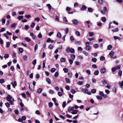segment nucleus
I'll list each match as a JSON object with an SVG mask.
<instances>
[{
    "label": "nucleus",
    "mask_w": 123,
    "mask_h": 123,
    "mask_svg": "<svg viewBox=\"0 0 123 123\" xmlns=\"http://www.w3.org/2000/svg\"><path fill=\"white\" fill-rule=\"evenodd\" d=\"M106 71V69L105 68H101L100 70V71L101 73L104 74Z\"/></svg>",
    "instance_id": "f257e3e1"
},
{
    "label": "nucleus",
    "mask_w": 123,
    "mask_h": 123,
    "mask_svg": "<svg viewBox=\"0 0 123 123\" xmlns=\"http://www.w3.org/2000/svg\"><path fill=\"white\" fill-rule=\"evenodd\" d=\"M72 22L73 24L75 25H77L78 24V21L76 19H74L72 20Z\"/></svg>",
    "instance_id": "f03ea898"
},
{
    "label": "nucleus",
    "mask_w": 123,
    "mask_h": 123,
    "mask_svg": "<svg viewBox=\"0 0 123 123\" xmlns=\"http://www.w3.org/2000/svg\"><path fill=\"white\" fill-rule=\"evenodd\" d=\"M30 33V36L32 37V38L33 39H35L36 37V35L32 33Z\"/></svg>",
    "instance_id": "7ed1b4c3"
},
{
    "label": "nucleus",
    "mask_w": 123,
    "mask_h": 123,
    "mask_svg": "<svg viewBox=\"0 0 123 123\" xmlns=\"http://www.w3.org/2000/svg\"><path fill=\"white\" fill-rule=\"evenodd\" d=\"M12 98V97L10 95H8L7 96L6 98V99L7 101H10Z\"/></svg>",
    "instance_id": "20e7f679"
},
{
    "label": "nucleus",
    "mask_w": 123,
    "mask_h": 123,
    "mask_svg": "<svg viewBox=\"0 0 123 123\" xmlns=\"http://www.w3.org/2000/svg\"><path fill=\"white\" fill-rule=\"evenodd\" d=\"M87 8V7L84 5H82V7L80 8V10H83L86 9Z\"/></svg>",
    "instance_id": "39448f33"
},
{
    "label": "nucleus",
    "mask_w": 123,
    "mask_h": 123,
    "mask_svg": "<svg viewBox=\"0 0 123 123\" xmlns=\"http://www.w3.org/2000/svg\"><path fill=\"white\" fill-rule=\"evenodd\" d=\"M74 109L73 107L69 106L68 108V110L69 111H73Z\"/></svg>",
    "instance_id": "423d86ee"
},
{
    "label": "nucleus",
    "mask_w": 123,
    "mask_h": 123,
    "mask_svg": "<svg viewBox=\"0 0 123 123\" xmlns=\"http://www.w3.org/2000/svg\"><path fill=\"white\" fill-rule=\"evenodd\" d=\"M47 6H48V9L49 11H50L51 9L52 6L50 4H47L46 5Z\"/></svg>",
    "instance_id": "0eeeda50"
},
{
    "label": "nucleus",
    "mask_w": 123,
    "mask_h": 123,
    "mask_svg": "<svg viewBox=\"0 0 123 123\" xmlns=\"http://www.w3.org/2000/svg\"><path fill=\"white\" fill-rule=\"evenodd\" d=\"M75 34L77 37H79L80 35V33L78 31H75Z\"/></svg>",
    "instance_id": "6e6552de"
},
{
    "label": "nucleus",
    "mask_w": 123,
    "mask_h": 123,
    "mask_svg": "<svg viewBox=\"0 0 123 123\" xmlns=\"http://www.w3.org/2000/svg\"><path fill=\"white\" fill-rule=\"evenodd\" d=\"M42 89L41 88H39L37 90V92L38 93H40L42 92Z\"/></svg>",
    "instance_id": "1a4fd4ad"
},
{
    "label": "nucleus",
    "mask_w": 123,
    "mask_h": 123,
    "mask_svg": "<svg viewBox=\"0 0 123 123\" xmlns=\"http://www.w3.org/2000/svg\"><path fill=\"white\" fill-rule=\"evenodd\" d=\"M25 40L27 42H29L31 40V39L28 37H26L25 38Z\"/></svg>",
    "instance_id": "9d476101"
},
{
    "label": "nucleus",
    "mask_w": 123,
    "mask_h": 123,
    "mask_svg": "<svg viewBox=\"0 0 123 123\" xmlns=\"http://www.w3.org/2000/svg\"><path fill=\"white\" fill-rule=\"evenodd\" d=\"M60 61L62 62H64L66 61V59L62 57L60 59Z\"/></svg>",
    "instance_id": "9b49d317"
},
{
    "label": "nucleus",
    "mask_w": 123,
    "mask_h": 123,
    "mask_svg": "<svg viewBox=\"0 0 123 123\" xmlns=\"http://www.w3.org/2000/svg\"><path fill=\"white\" fill-rule=\"evenodd\" d=\"M99 73V72L98 70H96L95 71L94 73V75H98Z\"/></svg>",
    "instance_id": "f8f14e48"
},
{
    "label": "nucleus",
    "mask_w": 123,
    "mask_h": 123,
    "mask_svg": "<svg viewBox=\"0 0 123 123\" xmlns=\"http://www.w3.org/2000/svg\"><path fill=\"white\" fill-rule=\"evenodd\" d=\"M23 18V16H18L17 18V19L19 20H20Z\"/></svg>",
    "instance_id": "ddd939ff"
},
{
    "label": "nucleus",
    "mask_w": 123,
    "mask_h": 123,
    "mask_svg": "<svg viewBox=\"0 0 123 123\" xmlns=\"http://www.w3.org/2000/svg\"><path fill=\"white\" fill-rule=\"evenodd\" d=\"M81 90L82 92L85 93H86V92L88 91V90L87 89H85L83 88L81 89Z\"/></svg>",
    "instance_id": "4468645a"
},
{
    "label": "nucleus",
    "mask_w": 123,
    "mask_h": 123,
    "mask_svg": "<svg viewBox=\"0 0 123 123\" xmlns=\"http://www.w3.org/2000/svg\"><path fill=\"white\" fill-rule=\"evenodd\" d=\"M78 111L77 110H73V112H72V113L73 114H77V112H78Z\"/></svg>",
    "instance_id": "2eb2a0df"
},
{
    "label": "nucleus",
    "mask_w": 123,
    "mask_h": 123,
    "mask_svg": "<svg viewBox=\"0 0 123 123\" xmlns=\"http://www.w3.org/2000/svg\"><path fill=\"white\" fill-rule=\"evenodd\" d=\"M101 82L103 84L105 85L107 84V82L105 80H103L101 81Z\"/></svg>",
    "instance_id": "dca6fc26"
},
{
    "label": "nucleus",
    "mask_w": 123,
    "mask_h": 123,
    "mask_svg": "<svg viewBox=\"0 0 123 123\" xmlns=\"http://www.w3.org/2000/svg\"><path fill=\"white\" fill-rule=\"evenodd\" d=\"M114 54V52L113 51H111L109 53V55L111 56H112Z\"/></svg>",
    "instance_id": "f3484780"
},
{
    "label": "nucleus",
    "mask_w": 123,
    "mask_h": 123,
    "mask_svg": "<svg viewBox=\"0 0 123 123\" xmlns=\"http://www.w3.org/2000/svg\"><path fill=\"white\" fill-rule=\"evenodd\" d=\"M46 81L48 82V83L49 84L51 83V80L49 78H47L46 79Z\"/></svg>",
    "instance_id": "a211bd4d"
},
{
    "label": "nucleus",
    "mask_w": 123,
    "mask_h": 123,
    "mask_svg": "<svg viewBox=\"0 0 123 123\" xmlns=\"http://www.w3.org/2000/svg\"><path fill=\"white\" fill-rule=\"evenodd\" d=\"M56 36L58 38H61V33L60 32H58Z\"/></svg>",
    "instance_id": "6ab92c4d"
},
{
    "label": "nucleus",
    "mask_w": 123,
    "mask_h": 123,
    "mask_svg": "<svg viewBox=\"0 0 123 123\" xmlns=\"http://www.w3.org/2000/svg\"><path fill=\"white\" fill-rule=\"evenodd\" d=\"M18 50L19 52L21 53H22L24 51L23 48H19L18 49Z\"/></svg>",
    "instance_id": "aec40b11"
},
{
    "label": "nucleus",
    "mask_w": 123,
    "mask_h": 123,
    "mask_svg": "<svg viewBox=\"0 0 123 123\" xmlns=\"http://www.w3.org/2000/svg\"><path fill=\"white\" fill-rule=\"evenodd\" d=\"M97 61V59L96 58H92V62H95Z\"/></svg>",
    "instance_id": "412c9836"
},
{
    "label": "nucleus",
    "mask_w": 123,
    "mask_h": 123,
    "mask_svg": "<svg viewBox=\"0 0 123 123\" xmlns=\"http://www.w3.org/2000/svg\"><path fill=\"white\" fill-rule=\"evenodd\" d=\"M118 28H116L113 30H112V31L113 32H116L118 31Z\"/></svg>",
    "instance_id": "4be33fe9"
},
{
    "label": "nucleus",
    "mask_w": 123,
    "mask_h": 123,
    "mask_svg": "<svg viewBox=\"0 0 123 123\" xmlns=\"http://www.w3.org/2000/svg\"><path fill=\"white\" fill-rule=\"evenodd\" d=\"M97 98L98 99H99L100 100H101L102 99V97H101V96H96Z\"/></svg>",
    "instance_id": "5701e85b"
},
{
    "label": "nucleus",
    "mask_w": 123,
    "mask_h": 123,
    "mask_svg": "<svg viewBox=\"0 0 123 123\" xmlns=\"http://www.w3.org/2000/svg\"><path fill=\"white\" fill-rule=\"evenodd\" d=\"M71 57L72 59H74L75 58V55H74L72 54L71 55Z\"/></svg>",
    "instance_id": "b1692460"
},
{
    "label": "nucleus",
    "mask_w": 123,
    "mask_h": 123,
    "mask_svg": "<svg viewBox=\"0 0 123 123\" xmlns=\"http://www.w3.org/2000/svg\"><path fill=\"white\" fill-rule=\"evenodd\" d=\"M99 94L100 96L102 97L104 94L103 92L99 91Z\"/></svg>",
    "instance_id": "393cba45"
},
{
    "label": "nucleus",
    "mask_w": 123,
    "mask_h": 123,
    "mask_svg": "<svg viewBox=\"0 0 123 123\" xmlns=\"http://www.w3.org/2000/svg\"><path fill=\"white\" fill-rule=\"evenodd\" d=\"M55 68H52L50 70V71L52 73L55 72Z\"/></svg>",
    "instance_id": "a878e982"
},
{
    "label": "nucleus",
    "mask_w": 123,
    "mask_h": 123,
    "mask_svg": "<svg viewBox=\"0 0 123 123\" xmlns=\"http://www.w3.org/2000/svg\"><path fill=\"white\" fill-rule=\"evenodd\" d=\"M81 43V42L80 41H76L75 42V44L77 45H79Z\"/></svg>",
    "instance_id": "bb28decb"
},
{
    "label": "nucleus",
    "mask_w": 123,
    "mask_h": 123,
    "mask_svg": "<svg viewBox=\"0 0 123 123\" xmlns=\"http://www.w3.org/2000/svg\"><path fill=\"white\" fill-rule=\"evenodd\" d=\"M63 71L65 73H67L68 72V70L66 68H64L63 69Z\"/></svg>",
    "instance_id": "cd10ccee"
},
{
    "label": "nucleus",
    "mask_w": 123,
    "mask_h": 123,
    "mask_svg": "<svg viewBox=\"0 0 123 123\" xmlns=\"http://www.w3.org/2000/svg\"><path fill=\"white\" fill-rule=\"evenodd\" d=\"M98 3L100 4H102L103 3V0H98Z\"/></svg>",
    "instance_id": "c85d7f7f"
},
{
    "label": "nucleus",
    "mask_w": 123,
    "mask_h": 123,
    "mask_svg": "<svg viewBox=\"0 0 123 123\" xmlns=\"http://www.w3.org/2000/svg\"><path fill=\"white\" fill-rule=\"evenodd\" d=\"M88 11L90 12H92L93 11V9L89 7L88 8Z\"/></svg>",
    "instance_id": "c756f323"
},
{
    "label": "nucleus",
    "mask_w": 123,
    "mask_h": 123,
    "mask_svg": "<svg viewBox=\"0 0 123 123\" xmlns=\"http://www.w3.org/2000/svg\"><path fill=\"white\" fill-rule=\"evenodd\" d=\"M59 75V74L57 72H55L54 74V76L56 77H57Z\"/></svg>",
    "instance_id": "7c9ffc66"
},
{
    "label": "nucleus",
    "mask_w": 123,
    "mask_h": 123,
    "mask_svg": "<svg viewBox=\"0 0 123 123\" xmlns=\"http://www.w3.org/2000/svg\"><path fill=\"white\" fill-rule=\"evenodd\" d=\"M91 91L92 93H94L96 92V90L95 89H93L91 90Z\"/></svg>",
    "instance_id": "2f4dec72"
},
{
    "label": "nucleus",
    "mask_w": 123,
    "mask_h": 123,
    "mask_svg": "<svg viewBox=\"0 0 123 123\" xmlns=\"http://www.w3.org/2000/svg\"><path fill=\"white\" fill-rule=\"evenodd\" d=\"M68 61L70 64H72L73 63V60L72 59H70L68 60Z\"/></svg>",
    "instance_id": "473e14b6"
},
{
    "label": "nucleus",
    "mask_w": 123,
    "mask_h": 123,
    "mask_svg": "<svg viewBox=\"0 0 123 123\" xmlns=\"http://www.w3.org/2000/svg\"><path fill=\"white\" fill-rule=\"evenodd\" d=\"M122 72L121 70H119V71L118 74V75L120 76H121L122 75Z\"/></svg>",
    "instance_id": "72a5a7b5"
},
{
    "label": "nucleus",
    "mask_w": 123,
    "mask_h": 123,
    "mask_svg": "<svg viewBox=\"0 0 123 123\" xmlns=\"http://www.w3.org/2000/svg\"><path fill=\"white\" fill-rule=\"evenodd\" d=\"M53 103L51 102H50L49 103V106L50 107H52L53 106Z\"/></svg>",
    "instance_id": "f704fd0d"
},
{
    "label": "nucleus",
    "mask_w": 123,
    "mask_h": 123,
    "mask_svg": "<svg viewBox=\"0 0 123 123\" xmlns=\"http://www.w3.org/2000/svg\"><path fill=\"white\" fill-rule=\"evenodd\" d=\"M29 27L28 25H25V29L27 30L29 29Z\"/></svg>",
    "instance_id": "c9c22d12"
},
{
    "label": "nucleus",
    "mask_w": 123,
    "mask_h": 123,
    "mask_svg": "<svg viewBox=\"0 0 123 123\" xmlns=\"http://www.w3.org/2000/svg\"><path fill=\"white\" fill-rule=\"evenodd\" d=\"M105 59V57L103 56H101L100 57V60L101 61H103Z\"/></svg>",
    "instance_id": "e433bc0d"
},
{
    "label": "nucleus",
    "mask_w": 123,
    "mask_h": 123,
    "mask_svg": "<svg viewBox=\"0 0 123 123\" xmlns=\"http://www.w3.org/2000/svg\"><path fill=\"white\" fill-rule=\"evenodd\" d=\"M119 86H123V80L121 82H119L118 84Z\"/></svg>",
    "instance_id": "4c0bfd02"
},
{
    "label": "nucleus",
    "mask_w": 123,
    "mask_h": 123,
    "mask_svg": "<svg viewBox=\"0 0 123 123\" xmlns=\"http://www.w3.org/2000/svg\"><path fill=\"white\" fill-rule=\"evenodd\" d=\"M71 53H73L74 52V49L71 48L70 49V51Z\"/></svg>",
    "instance_id": "58836bf2"
},
{
    "label": "nucleus",
    "mask_w": 123,
    "mask_h": 123,
    "mask_svg": "<svg viewBox=\"0 0 123 123\" xmlns=\"http://www.w3.org/2000/svg\"><path fill=\"white\" fill-rule=\"evenodd\" d=\"M107 86H106V87L108 89H110L111 88V86H110L109 83H107Z\"/></svg>",
    "instance_id": "ea45409f"
},
{
    "label": "nucleus",
    "mask_w": 123,
    "mask_h": 123,
    "mask_svg": "<svg viewBox=\"0 0 123 123\" xmlns=\"http://www.w3.org/2000/svg\"><path fill=\"white\" fill-rule=\"evenodd\" d=\"M65 80L66 81V82L67 83H70V80L69 79H68L67 78H66L65 79Z\"/></svg>",
    "instance_id": "a19ab883"
},
{
    "label": "nucleus",
    "mask_w": 123,
    "mask_h": 123,
    "mask_svg": "<svg viewBox=\"0 0 123 123\" xmlns=\"http://www.w3.org/2000/svg\"><path fill=\"white\" fill-rule=\"evenodd\" d=\"M89 36L91 37L94 34V33L92 32H89Z\"/></svg>",
    "instance_id": "79ce46f5"
},
{
    "label": "nucleus",
    "mask_w": 123,
    "mask_h": 123,
    "mask_svg": "<svg viewBox=\"0 0 123 123\" xmlns=\"http://www.w3.org/2000/svg\"><path fill=\"white\" fill-rule=\"evenodd\" d=\"M35 25V23L33 22L31 24V28H33Z\"/></svg>",
    "instance_id": "37998d69"
},
{
    "label": "nucleus",
    "mask_w": 123,
    "mask_h": 123,
    "mask_svg": "<svg viewBox=\"0 0 123 123\" xmlns=\"http://www.w3.org/2000/svg\"><path fill=\"white\" fill-rule=\"evenodd\" d=\"M23 58L25 61H26L27 60L28 57L26 55H25L23 56Z\"/></svg>",
    "instance_id": "c03bdc74"
},
{
    "label": "nucleus",
    "mask_w": 123,
    "mask_h": 123,
    "mask_svg": "<svg viewBox=\"0 0 123 123\" xmlns=\"http://www.w3.org/2000/svg\"><path fill=\"white\" fill-rule=\"evenodd\" d=\"M4 79H0V83L1 84H2L4 82Z\"/></svg>",
    "instance_id": "a18cd8bd"
},
{
    "label": "nucleus",
    "mask_w": 123,
    "mask_h": 123,
    "mask_svg": "<svg viewBox=\"0 0 123 123\" xmlns=\"http://www.w3.org/2000/svg\"><path fill=\"white\" fill-rule=\"evenodd\" d=\"M34 20L37 22H39L40 20V19L39 17H37L35 18Z\"/></svg>",
    "instance_id": "49530a36"
},
{
    "label": "nucleus",
    "mask_w": 123,
    "mask_h": 123,
    "mask_svg": "<svg viewBox=\"0 0 123 123\" xmlns=\"http://www.w3.org/2000/svg\"><path fill=\"white\" fill-rule=\"evenodd\" d=\"M42 35L41 33H39L38 35V37L39 38H41L42 37Z\"/></svg>",
    "instance_id": "de8ad7c7"
},
{
    "label": "nucleus",
    "mask_w": 123,
    "mask_h": 123,
    "mask_svg": "<svg viewBox=\"0 0 123 123\" xmlns=\"http://www.w3.org/2000/svg\"><path fill=\"white\" fill-rule=\"evenodd\" d=\"M16 24L14 23L11 25V27H16Z\"/></svg>",
    "instance_id": "09e8293b"
},
{
    "label": "nucleus",
    "mask_w": 123,
    "mask_h": 123,
    "mask_svg": "<svg viewBox=\"0 0 123 123\" xmlns=\"http://www.w3.org/2000/svg\"><path fill=\"white\" fill-rule=\"evenodd\" d=\"M36 63L37 61L36 60H34L32 62V64L34 65H35L36 64Z\"/></svg>",
    "instance_id": "8fccbe9b"
},
{
    "label": "nucleus",
    "mask_w": 123,
    "mask_h": 123,
    "mask_svg": "<svg viewBox=\"0 0 123 123\" xmlns=\"http://www.w3.org/2000/svg\"><path fill=\"white\" fill-rule=\"evenodd\" d=\"M102 20L104 22H105L106 21V18L105 17H103L102 18Z\"/></svg>",
    "instance_id": "3c124183"
},
{
    "label": "nucleus",
    "mask_w": 123,
    "mask_h": 123,
    "mask_svg": "<svg viewBox=\"0 0 123 123\" xmlns=\"http://www.w3.org/2000/svg\"><path fill=\"white\" fill-rule=\"evenodd\" d=\"M86 72L88 75H90V71L89 70H86Z\"/></svg>",
    "instance_id": "603ef678"
},
{
    "label": "nucleus",
    "mask_w": 123,
    "mask_h": 123,
    "mask_svg": "<svg viewBox=\"0 0 123 123\" xmlns=\"http://www.w3.org/2000/svg\"><path fill=\"white\" fill-rule=\"evenodd\" d=\"M5 105L6 107H9L10 106V105L8 102L6 103H5Z\"/></svg>",
    "instance_id": "864d4df0"
},
{
    "label": "nucleus",
    "mask_w": 123,
    "mask_h": 123,
    "mask_svg": "<svg viewBox=\"0 0 123 123\" xmlns=\"http://www.w3.org/2000/svg\"><path fill=\"white\" fill-rule=\"evenodd\" d=\"M70 39L71 41H73L74 40V38L73 36H71L70 37Z\"/></svg>",
    "instance_id": "5fc2aeb1"
},
{
    "label": "nucleus",
    "mask_w": 123,
    "mask_h": 123,
    "mask_svg": "<svg viewBox=\"0 0 123 123\" xmlns=\"http://www.w3.org/2000/svg\"><path fill=\"white\" fill-rule=\"evenodd\" d=\"M4 57L6 58H7L9 57V55L8 54H6L5 55Z\"/></svg>",
    "instance_id": "6e6d98bb"
},
{
    "label": "nucleus",
    "mask_w": 123,
    "mask_h": 123,
    "mask_svg": "<svg viewBox=\"0 0 123 123\" xmlns=\"http://www.w3.org/2000/svg\"><path fill=\"white\" fill-rule=\"evenodd\" d=\"M105 92L107 94H109L110 92V91L108 89H106L105 90Z\"/></svg>",
    "instance_id": "4d7b16f0"
},
{
    "label": "nucleus",
    "mask_w": 123,
    "mask_h": 123,
    "mask_svg": "<svg viewBox=\"0 0 123 123\" xmlns=\"http://www.w3.org/2000/svg\"><path fill=\"white\" fill-rule=\"evenodd\" d=\"M65 88L67 90H70V87L68 85H66L65 86Z\"/></svg>",
    "instance_id": "13d9d810"
},
{
    "label": "nucleus",
    "mask_w": 123,
    "mask_h": 123,
    "mask_svg": "<svg viewBox=\"0 0 123 123\" xmlns=\"http://www.w3.org/2000/svg\"><path fill=\"white\" fill-rule=\"evenodd\" d=\"M58 94L59 96L60 97H61L62 95V93L60 92H58Z\"/></svg>",
    "instance_id": "bf43d9fd"
},
{
    "label": "nucleus",
    "mask_w": 123,
    "mask_h": 123,
    "mask_svg": "<svg viewBox=\"0 0 123 123\" xmlns=\"http://www.w3.org/2000/svg\"><path fill=\"white\" fill-rule=\"evenodd\" d=\"M14 112L15 114L17 115H18L19 114L18 111V110H14Z\"/></svg>",
    "instance_id": "052dcab7"
},
{
    "label": "nucleus",
    "mask_w": 123,
    "mask_h": 123,
    "mask_svg": "<svg viewBox=\"0 0 123 123\" xmlns=\"http://www.w3.org/2000/svg\"><path fill=\"white\" fill-rule=\"evenodd\" d=\"M21 118L23 120H25L26 119V117L25 116H23Z\"/></svg>",
    "instance_id": "680f3d73"
},
{
    "label": "nucleus",
    "mask_w": 123,
    "mask_h": 123,
    "mask_svg": "<svg viewBox=\"0 0 123 123\" xmlns=\"http://www.w3.org/2000/svg\"><path fill=\"white\" fill-rule=\"evenodd\" d=\"M120 68V65H118L115 67V68H116V69H119Z\"/></svg>",
    "instance_id": "e2e57ef3"
},
{
    "label": "nucleus",
    "mask_w": 123,
    "mask_h": 123,
    "mask_svg": "<svg viewBox=\"0 0 123 123\" xmlns=\"http://www.w3.org/2000/svg\"><path fill=\"white\" fill-rule=\"evenodd\" d=\"M103 11L105 12H106L107 11V8L106 7H104L103 8Z\"/></svg>",
    "instance_id": "0e129e2a"
},
{
    "label": "nucleus",
    "mask_w": 123,
    "mask_h": 123,
    "mask_svg": "<svg viewBox=\"0 0 123 123\" xmlns=\"http://www.w3.org/2000/svg\"><path fill=\"white\" fill-rule=\"evenodd\" d=\"M62 106L63 108H64L66 106V104L65 102H63Z\"/></svg>",
    "instance_id": "69168bd1"
},
{
    "label": "nucleus",
    "mask_w": 123,
    "mask_h": 123,
    "mask_svg": "<svg viewBox=\"0 0 123 123\" xmlns=\"http://www.w3.org/2000/svg\"><path fill=\"white\" fill-rule=\"evenodd\" d=\"M66 51L68 53H69L70 51V49L69 48H68L66 50Z\"/></svg>",
    "instance_id": "338daca9"
},
{
    "label": "nucleus",
    "mask_w": 123,
    "mask_h": 123,
    "mask_svg": "<svg viewBox=\"0 0 123 123\" xmlns=\"http://www.w3.org/2000/svg\"><path fill=\"white\" fill-rule=\"evenodd\" d=\"M6 21V19L4 18H3L1 20V22L3 24H5Z\"/></svg>",
    "instance_id": "774afa93"
}]
</instances>
